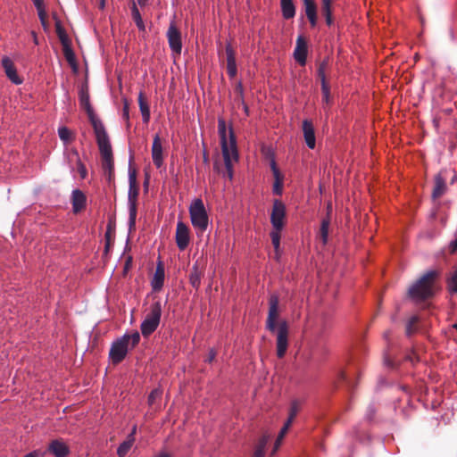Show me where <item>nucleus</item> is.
<instances>
[{
    "instance_id": "obj_1",
    "label": "nucleus",
    "mask_w": 457,
    "mask_h": 457,
    "mask_svg": "<svg viewBox=\"0 0 457 457\" xmlns=\"http://www.w3.org/2000/svg\"><path fill=\"white\" fill-rule=\"evenodd\" d=\"M279 298L277 295H271L269 299V312L266 320V328L276 334V353L278 358H283L288 347L289 327L287 320H282L277 323L279 316Z\"/></svg>"
},
{
    "instance_id": "obj_2",
    "label": "nucleus",
    "mask_w": 457,
    "mask_h": 457,
    "mask_svg": "<svg viewBox=\"0 0 457 457\" xmlns=\"http://www.w3.org/2000/svg\"><path fill=\"white\" fill-rule=\"evenodd\" d=\"M440 272L436 270L426 271L408 289V296L416 303L432 298L436 291V280Z\"/></svg>"
},
{
    "instance_id": "obj_3",
    "label": "nucleus",
    "mask_w": 457,
    "mask_h": 457,
    "mask_svg": "<svg viewBox=\"0 0 457 457\" xmlns=\"http://www.w3.org/2000/svg\"><path fill=\"white\" fill-rule=\"evenodd\" d=\"M140 341V335L137 331L132 334H125L123 337L115 340L110 348L109 358L113 364L121 362L129 351V345L134 348Z\"/></svg>"
},
{
    "instance_id": "obj_4",
    "label": "nucleus",
    "mask_w": 457,
    "mask_h": 457,
    "mask_svg": "<svg viewBox=\"0 0 457 457\" xmlns=\"http://www.w3.org/2000/svg\"><path fill=\"white\" fill-rule=\"evenodd\" d=\"M129 194H128V204H129V231L136 229V219L137 213V198L139 195V187L137 181V170L129 168Z\"/></svg>"
},
{
    "instance_id": "obj_5",
    "label": "nucleus",
    "mask_w": 457,
    "mask_h": 457,
    "mask_svg": "<svg viewBox=\"0 0 457 457\" xmlns=\"http://www.w3.org/2000/svg\"><path fill=\"white\" fill-rule=\"evenodd\" d=\"M192 225L198 233H204L208 227V215L202 199H195L189 206Z\"/></svg>"
},
{
    "instance_id": "obj_6",
    "label": "nucleus",
    "mask_w": 457,
    "mask_h": 457,
    "mask_svg": "<svg viewBox=\"0 0 457 457\" xmlns=\"http://www.w3.org/2000/svg\"><path fill=\"white\" fill-rule=\"evenodd\" d=\"M162 315V303L156 301L150 305L149 312L141 323L142 335L146 337L154 333L160 324Z\"/></svg>"
},
{
    "instance_id": "obj_7",
    "label": "nucleus",
    "mask_w": 457,
    "mask_h": 457,
    "mask_svg": "<svg viewBox=\"0 0 457 457\" xmlns=\"http://www.w3.org/2000/svg\"><path fill=\"white\" fill-rule=\"evenodd\" d=\"M89 121L94 129V132L96 135V143L99 147V151L112 148L109 137L105 130L104 125L102 120L96 116L95 112L87 115Z\"/></svg>"
},
{
    "instance_id": "obj_8",
    "label": "nucleus",
    "mask_w": 457,
    "mask_h": 457,
    "mask_svg": "<svg viewBox=\"0 0 457 457\" xmlns=\"http://www.w3.org/2000/svg\"><path fill=\"white\" fill-rule=\"evenodd\" d=\"M286 205L278 199L273 201L270 222L273 229L282 230L285 225Z\"/></svg>"
},
{
    "instance_id": "obj_9",
    "label": "nucleus",
    "mask_w": 457,
    "mask_h": 457,
    "mask_svg": "<svg viewBox=\"0 0 457 457\" xmlns=\"http://www.w3.org/2000/svg\"><path fill=\"white\" fill-rule=\"evenodd\" d=\"M167 38L170 48L172 53L179 55L182 50V42H181V33L179 29L177 28L174 21H170L168 31H167Z\"/></svg>"
},
{
    "instance_id": "obj_10",
    "label": "nucleus",
    "mask_w": 457,
    "mask_h": 457,
    "mask_svg": "<svg viewBox=\"0 0 457 457\" xmlns=\"http://www.w3.org/2000/svg\"><path fill=\"white\" fill-rule=\"evenodd\" d=\"M102 157V168L104 176L107 178L109 182L114 179V162L112 156V148L104 149L100 151Z\"/></svg>"
},
{
    "instance_id": "obj_11",
    "label": "nucleus",
    "mask_w": 457,
    "mask_h": 457,
    "mask_svg": "<svg viewBox=\"0 0 457 457\" xmlns=\"http://www.w3.org/2000/svg\"><path fill=\"white\" fill-rule=\"evenodd\" d=\"M175 240L178 248L184 251L189 245L190 235L188 227L182 221H179L176 228Z\"/></svg>"
},
{
    "instance_id": "obj_12",
    "label": "nucleus",
    "mask_w": 457,
    "mask_h": 457,
    "mask_svg": "<svg viewBox=\"0 0 457 457\" xmlns=\"http://www.w3.org/2000/svg\"><path fill=\"white\" fill-rule=\"evenodd\" d=\"M47 451L54 457H66L71 453L69 446L61 439L52 440L48 445Z\"/></svg>"
},
{
    "instance_id": "obj_13",
    "label": "nucleus",
    "mask_w": 457,
    "mask_h": 457,
    "mask_svg": "<svg viewBox=\"0 0 457 457\" xmlns=\"http://www.w3.org/2000/svg\"><path fill=\"white\" fill-rule=\"evenodd\" d=\"M304 141L310 149H313L316 145V137L314 127L311 120H304L302 124Z\"/></svg>"
},
{
    "instance_id": "obj_14",
    "label": "nucleus",
    "mask_w": 457,
    "mask_h": 457,
    "mask_svg": "<svg viewBox=\"0 0 457 457\" xmlns=\"http://www.w3.org/2000/svg\"><path fill=\"white\" fill-rule=\"evenodd\" d=\"M294 57L300 65H305L307 58V43L303 37H298L294 51Z\"/></svg>"
},
{
    "instance_id": "obj_15",
    "label": "nucleus",
    "mask_w": 457,
    "mask_h": 457,
    "mask_svg": "<svg viewBox=\"0 0 457 457\" xmlns=\"http://www.w3.org/2000/svg\"><path fill=\"white\" fill-rule=\"evenodd\" d=\"M2 66L8 79L14 84L20 85L22 80L17 74L16 68L13 62L9 57H4L2 60Z\"/></svg>"
},
{
    "instance_id": "obj_16",
    "label": "nucleus",
    "mask_w": 457,
    "mask_h": 457,
    "mask_svg": "<svg viewBox=\"0 0 457 457\" xmlns=\"http://www.w3.org/2000/svg\"><path fill=\"white\" fill-rule=\"evenodd\" d=\"M152 158L154 165L160 168L163 163L162 158V145L161 137L158 134L154 137L152 145Z\"/></svg>"
},
{
    "instance_id": "obj_17",
    "label": "nucleus",
    "mask_w": 457,
    "mask_h": 457,
    "mask_svg": "<svg viewBox=\"0 0 457 457\" xmlns=\"http://www.w3.org/2000/svg\"><path fill=\"white\" fill-rule=\"evenodd\" d=\"M305 15L312 27L318 22V7L314 0H303Z\"/></svg>"
},
{
    "instance_id": "obj_18",
    "label": "nucleus",
    "mask_w": 457,
    "mask_h": 457,
    "mask_svg": "<svg viewBox=\"0 0 457 457\" xmlns=\"http://www.w3.org/2000/svg\"><path fill=\"white\" fill-rule=\"evenodd\" d=\"M87 197L85 194L79 190L75 189L71 195V204L74 213H79L86 207Z\"/></svg>"
},
{
    "instance_id": "obj_19",
    "label": "nucleus",
    "mask_w": 457,
    "mask_h": 457,
    "mask_svg": "<svg viewBox=\"0 0 457 457\" xmlns=\"http://www.w3.org/2000/svg\"><path fill=\"white\" fill-rule=\"evenodd\" d=\"M226 59H227V72L230 78H234L237 75V69L236 63L235 52L230 45L226 46Z\"/></svg>"
},
{
    "instance_id": "obj_20",
    "label": "nucleus",
    "mask_w": 457,
    "mask_h": 457,
    "mask_svg": "<svg viewBox=\"0 0 457 457\" xmlns=\"http://www.w3.org/2000/svg\"><path fill=\"white\" fill-rule=\"evenodd\" d=\"M229 140L226 142V154L232 161L237 162L238 160V152L237 148V140L234 135L232 128H229Z\"/></svg>"
},
{
    "instance_id": "obj_21",
    "label": "nucleus",
    "mask_w": 457,
    "mask_h": 457,
    "mask_svg": "<svg viewBox=\"0 0 457 457\" xmlns=\"http://www.w3.org/2000/svg\"><path fill=\"white\" fill-rule=\"evenodd\" d=\"M203 274H204V270L203 269H201L199 267V262L198 261H196L192 269H191V271L189 273V282L191 284V286L195 288V289H198L200 285H201V278L203 277Z\"/></svg>"
},
{
    "instance_id": "obj_22",
    "label": "nucleus",
    "mask_w": 457,
    "mask_h": 457,
    "mask_svg": "<svg viewBox=\"0 0 457 457\" xmlns=\"http://www.w3.org/2000/svg\"><path fill=\"white\" fill-rule=\"evenodd\" d=\"M435 185L432 191V198L438 199L440 198L446 191V183L445 179L442 177L440 173L435 176Z\"/></svg>"
},
{
    "instance_id": "obj_23",
    "label": "nucleus",
    "mask_w": 457,
    "mask_h": 457,
    "mask_svg": "<svg viewBox=\"0 0 457 457\" xmlns=\"http://www.w3.org/2000/svg\"><path fill=\"white\" fill-rule=\"evenodd\" d=\"M164 282V268L160 262L156 267L154 278L152 280V287L154 291H159L163 287Z\"/></svg>"
},
{
    "instance_id": "obj_24",
    "label": "nucleus",
    "mask_w": 457,
    "mask_h": 457,
    "mask_svg": "<svg viewBox=\"0 0 457 457\" xmlns=\"http://www.w3.org/2000/svg\"><path fill=\"white\" fill-rule=\"evenodd\" d=\"M281 12L284 19L289 20L295 15V6L293 0H280Z\"/></svg>"
},
{
    "instance_id": "obj_25",
    "label": "nucleus",
    "mask_w": 457,
    "mask_h": 457,
    "mask_svg": "<svg viewBox=\"0 0 457 457\" xmlns=\"http://www.w3.org/2000/svg\"><path fill=\"white\" fill-rule=\"evenodd\" d=\"M138 105L142 114L143 121L148 123L150 120V108L145 94L141 91L138 95Z\"/></svg>"
},
{
    "instance_id": "obj_26",
    "label": "nucleus",
    "mask_w": 457,
    "mask_h": 457,
    "mask_svg": "<svg viewBox=\"0 0 457 457\" xmlns=\"http://www.w3.org/2000/svg\"><path fill=\"white\" fill-rule=\"evenodd\" d=\"M79 103L81 107L86 110L87 115L94 113V110L90 104L89 93L87 87H82L79 90Z\"/></svg>"
},
{
    "instance_id": "obj_27",
    "label": "nucleus",
    "mask_w": 457,
    "mask_h": 457,
    "mask_svg": "<svg viewBox=\"0 0 457 457\" xmlns=\"http://www.w3.org/2000/svg\"><path fill=\"white\" fill-rule=\"evenodd\" d=\"M130 9H131L132 19L135 21L137 29L140 31H145V23H144L143 19L141 17V14L139 12V10H138V8L137 6V4L135 3V0L132 1L131 4H130Z\"/></svg>"
},
{
    "instance_id": "obj_28",
    "label": "nucleus",
    "mask_w": 457,
    "mask_h": 457,
    "mask_svg": "<svg viewBox=\"0 0 457 457\" xmlns=\"http://www.w3.org/2000/svg\"><path fill=\"white\" fill-rule=\"evenodd\" d=\"M134 442L135 437H132V436H127V438L117 448L118 457H125L131 449Z\"/></svg>"
},
{
    "instance_id": "obj_29",
    "label": "nucleus",
    "mask_w": 457,
    "mask_h": 457,
    "mask_svg": "<svg viewBox=\"0 0 457 457\" xmlns=\"http://www.w3.org/2000/svg\"><path fill=\"white\" fill-rule=\"evenodd\" d=\"M330 211H331V205L328 204V217L322 220L321 225H320V237H321V240L324 245L327 244L328 237V228H329V223H330V219H329L328 215H329Z\"/></svg>"
},
{
    "instance_id": "obj_30",
    "label": "nucleus",
    "mask_w": 457,
    "mask_h": 457,
    "mask_svg": "<svg viewBox=\"0 0 457 457\" xmlns=\"http://www.w3.org/2000/svg\"><path fill=\"white\" fill-rule=\"evenodd\" d=\"M218 132L220 138V145H221V151L226 152V142H228L227 138V126L226 122L223 119L220 118L218 120Z\"/></svg>"
},
{
    "instance_id": "obj_31",
    "label": "nucleus",
    "mask_w": 457,
    "mask_h": 457,
    "mask_svg": "<svg viewBox=\"0 0 457 457\" xmlns=\"http://www.w3.org/2000/svg\"><path fill=\"white\" fill-rule=\"evenodd\" d=\"M268 441L269 436L266 435H263L259 438L253 457H264Z\"/></svg>"
},
{
    "instance_id": "obj_32",
    "label": "nucleus",
    "mask_w": 457,
    "mask_h": 457,
    "mask_svg": "<svg viewBox=\"0 0 457 457\" xmlns=\"http://www.w3.org/2000/svg\"><path fill=\"white\" fill-rule=\"evenodd\" d=\"M55 30L62 46L71 44V40L59 20L55 21Z\"/></svg>"
},
{
    "instance_id": "obj_33",
    "label": "nucleus",
    "mask_w": 457,
    "mask_h": 457,
    "mask_svg": "<svg viewBox=\"0 0 457 457\" xmlns=\"http://www.w3.org/2000/svg\"><path fill=\"white\" fill-rule=\"evenodd\" d=\"M62 50H63V55L65 57L66 61L69 62V64L71 67L76 68L77 67L76 57H75V54H74L73 50L71 47V44L63 45Z\"/></svg>"
},
{
    "instance_id": "obj_34",
    "label": "nucleus",
    "mask_w": 457,
    "mask_h": 457,
    "mask_svg": "<svg viewBox=\"0 0 457 457\" xmlns=\"http://www.w3.org/2000/svg\"><path fill=\"white\" fill-rule=\"evenodd\" d=\"M419 322V317L414 315L408 320L405 328V333L408 337H411L417 331V324Z\"/></svg>"
},
{
    "instance_id": "obj_35",
    "label": "nucleus",
    "mask_w": 457,
    "mask_h": 457,
    "mask_svg": "<svg viewBox=\"0 0 457 457\" xmlns=\"http://www.w3.org/2000/svg\"><path fill=\"white\" fill-rule=\"evenodd\" d=\"M328 66V59H324L318 67V77L320 79L321 84L328 83L326 80V70Z\"/></svg>"
},
{
    "instance_id": "obj_36",
    "label": "nucleus",
    "mask_w": 457,
    "mask_h": 457,
    "mask_svg": "<svg viewBox=\"0 0 457 457\" xmlns=\"http://www.w3.org/2000/svg\"><path fill=\"white\" fill-rule=\"evenodd\" d=\"M58 134L62 141L68 143L72 140L71 131L66 127H61L58 129Z\"/></svg>"
},
{
    "instance_id": "obj_37",
    "label": "nucleus",
    "mask_w": 457,
    "mask_h": 457,
    "mask_svg": "<svg viewBox=\"0 0 457 457\" xmlns=\"http://www.w3.org/2000/svg\"><path fill=\"white\" fill-rule=\"evenodd\" d=\"M225 168H226V174L228 178L231 180L233 179V165L231 162V159L227 156L226 152H222Z\"/></svg>"
},
{
    "instance_id": "obj_38",
    "label": "nucleus",
    "mask_w": 457,
    "mask_h": 457,
    "mask_svg": "<svg viewBox=\"0 0 457 457\" xmlns=\"http://www.w3.org/2000/svg\"><path fill=\"white\" fill-rule=\"evenodd\" d=\"M447 287L451 293H457V270L448 278Z\"/></svg>"
},
{
    "instance_id": "obj_39",
    "label": "nucleus",
    "mask_w": 457,
    "mask_h": 457,
    "mask_svg": "<svg viewBox=\"0 0 457 457\" xmlns=\"http://www.w3.org/2000/svg\"><path fill=\"white\" fill-rule=\"evenodd\" d=\"M74 154L76 155L77 157V170H78V172L79 173L80 177L82 179H86L87 175V168L86 166L82 163V162L80 161L79 157V154L77 151H74Z\"/></svg>"
},
{
    "instance_id": "obj_40",
    "label": "nucleus",
    "mask_w": 457,
    "mask_h": 457,
    "mask_svg": "<svg viewBox=\"0 0 457 457\" xmlns=\"http://www.w3.org/2000/svg\"><path fill=\"white\" fill-rule=\"evenodd\" d=\"M322 102L328 105L330 103V89L328 83L321 84Z\"/></svg>"
},
{
    "instance_id": "obj_41",
    "label": "nucleus",
    "mask_w": 457,
    "mask_h": 457,
    "mask_svg": "<svg viewBox=\"0 0 457 457\" xmlns=\"http://www.w3.org/2000/svg\"><path fill=\"white\" fill-rule=\"evenodd\" d=\"M280 232L281 230H276L274 229L271 233H270V237H271V242H272V245L274 246V249L276 252L278 251L279 249V245H280Z\"/></svg>"
},
{
    "instance_id": "obj_42",
    "label": "nucleus",
    "mask_w": 457,
    "mask_h": 457,
    "mask_svg": "<svg viewBox=\"0 0 457 457\" xmlns=\"http://www.w3.org/2000/svg\"><path fill=\"white\" fill-rule=\"evenodd\" d=\"M298 403L299 402H293V403L290 406L289 413H288V417H287V420H290L291 424L293 423L295 418L296 417V415L299 411L300 407L298 405Z\"/></svg>"
},
{
    "instance_id": "obj_43",
    "label": "nucleus",
    "mask_w": 457,
    "mask_h": 457,
    "mask_svg": "<svg viewBox=\"0 0 457 457\" xmlns=\"http://www.w3.org/2000/svg\"><path fill=\"white\" fill-rule=\"evenodd\" d=\"M104 237H105L104 252L107 253L113 242V238H112V228L110 225L107 228Z\"/></svg>"
},
{
    "instance_id": "obj_44",
    "label": "nucleus",
    "mask_w": 457,
    "mask_h": 457,
    "mask_svg": "<svg viewBox=\"0 0 457 457\" xmlns=\"http://www.w3.org/2000/svg\"><path fill=\"white\" fill-rule=\"evenodd\" d=\"M333 0H321V12L323 15L332 13Z\"/></svg>"
},
{
    "instance_id": "obj_45",
    "label": "nucleus",
    "mask_w": 457,
    "mask_h": 457,
    "mask_svg": "<svg viewBox=\"0 0 457 457\" xmlns=\"http://www.w3.org/2000/svg\"><path fill=\"white\" fill-rule=\"evenodd\" d=\"M274 178H275V182L273 185V192L276 195H281L282 194V177L278 176V177H274Z\"/></svg>"
},
{
    "instance_id": "obj_46",
    "label": "nucleus",
    "mask_w": 457,
    "mask_h": 457,
    "mask_svg": "<svg viewBox=\"0 0 457 457\" xmlns=\"http://www.w3.org/2000/svg\"><path fill=\"white\" fill-rule=\"evenodd\" d=\"M290 426H291L290 420H286V422L284 423V426L281 428V429L278 433L277 441H281L283 439V437L287 434V430L289 429Z\"/></svg>"
},
{
    "instance_id": "obj_47",
    "label": "nucleus",
    "mask_w": 457,
    "mask_h": 457,
    "mask_svg": "<svg viewBox=\"0 0 457 457\" xmlns=\"http://www.w3.org/2000/svg\"><path fill=\"white\" fill-rule=\"evenodd\" d=\"M290 426H291L290 420H286V422L284 423V426L281 428V429L278 433L277 441H281L283 439V437L287 434V430L289 429Z\"/></svg>"
},
{
    "instance_id": "obj_48",
    "label": "nucleus",
    "mask_w": 457,
    "mask_h": 457,
    "mask_svg": "<svg viewBox=\"0 0 457 457\" xmlns=\"http://www.w3.org/2000/svg\"><path fill=\"white\" fill-rule=\"evenodd\" d=\"M425 409L436 410L442 402H420Z\"/></svg>"
},
{
    "instance_id": "obj_49",
    "label": "nucleus",
    "mask_w": 457,
    "mask_h": 457,
    "mask_svg": "<svg viewBox=\"0 0 457 457\" xmlns=\"http://www.w3.org/2000/svg\"><path fill=\"white\" fill-rule=\"evenodd\" d=\"M346 382V376L344 371H340L337 375V379L334 381V386H338L340 384Z\"/></svg>"
},
{
    "instance_id": "obj_50",
    "label": "nucleus",
    "mask_w": 457,
    "mask_h": 457,
    "mask_svg": "<svg viewBox=\"0 0 457 457\" xmlns=\"http://www.w3.org/2000/svg\"><path fill=\"white\" fill-rule=\"evenodd\" d=\"M375 412H376V410L370 405L369 408H368V411H367V414L365 416V419L369 421V422H372L374 421V416H375Z\"/></svg>"
},
{
    "instance_id": "obj_51",
    "label": "nucleus",
    "mask_w": 457,
    "mask_h": 457,
    "mask_svg": "<svg viewBox=\"0 0 457 457\" xmlns=\"http://www.w3.org/2000/svg\"><path fill=\"white\" fill-rule=\"evenodd\" d=\"M46 455V452L41 450H34L27 454H25L23 457H44Z\"/></svg>"
},
{
    "instance_id": "obj_52",
    "label": "nucleus",
    "mask_w": 457,
    "mask_h": 457,
    "mask_svg": "<svg viewBox=\"0 0 457 457\" xmlns=\"http://www.w3.org/2000/svg\"><path fill=\"white\" fill-rule=\"evenodd\" d=\"M162 391L160 390V389H154L153 390L149 396H148V400H155L157 398H161L162 397Z\"/></svg>"
},
{
    "instance_id": "obj_53",
    "label": "nucleus",
    "mask_w": 457,
    "mask_h": 457,
    "mask_svg": "<svg viewBox=\"0 0 457 457\" xmlns=\"http://www.w3.org/2000/svg\"><path fill=\"white\" fill-rule=\"evenodd\" d=\"M216 355H217L216 351L213 348L210 349L208 355L205 359V361L211 363L216 358Z\"/></svg>"
},
{
    "instance_id": "obj_54",
    "label": "nucleus",
    "mask_w": 457,
    "mask_h": 457,
    "mask_svg": "<svg viewBox=\"0 0 457 457\" xmlns=\"http://www.w3.org/2000/svg\"><path fill=\"white\" fill-rule=\"evenodd\" d=\"M270 168L274 177L281 176L279 170L278 169L276 162L274 160H271L270 162Z\"/></svg>"
},
{
    "instance_id": "obj_55",
    "label": "nucleus",
    "mask_w": 457,
    "mask_h": 457,
    "mask_svg": "<svg viewBox=\"0 0 457 457\" xmlns=\"http://www.w3.org/2000/svg\"><path fill=\"white\" fill-rule=\"evenodd\" d=\"M129 104L127 103V101H125L124 106L122 109V116L126 120H129Z\"/></svg>"
},
{
    "instance_id": "obj_56",
    "label": "nucleus",
    "mask_w": 457,
    "mask_h": 457,
    "mask_svg": "<svg viewBox=\"0 0 457 457\" xmlns=\"http://www.w3.org/2000/svg\"><path fill=\"white\" fill-rule=\"evenodd\" d=\"M37 10L38 18H39L40 21L47 19V14H46V12L45 10V6H42V7H40V9H37Z\"/></svg>"
},
{
    "instance_id": "obj_57",
    "label": "nucleus",
    "mask_w": 457,
    "mask_h": 457,
    "mask_svg": "<svg viewBox=\"0 0 457 457\" xmlns=\"http://www.w3.org/2000/svg\"><path fill=\"white\" fill-rule=\"evenodd\" d=\"M325 17V20H326V23L328 26H331L332 23H333V17H332V13L330 14H325L324 15Z\"/></svg>"
},
{
    "instance_id": "obj_58",
    "label": "nucleus",
    "mask_w": 457,
    "mask_h": 457,
    "mask_svg": "<svg viewBox=\"0 0 457 457\" xmlns=\"http://www.w3.org/2000/svg\"><path fill=\"white\" fill-rule=\"evenodd\" d=\"M236 90L238 92L239 96L241 97H243V92H244V89H243V86H242V83L241 82H238L237 87H236Z\"/></svg>"
},
{
    "instance_id": "obj_59",
    "label": "nucleus",
    "mask_w": 457,
    "mask_h": 457,
    "mask_svg": "<svg viewBox=\"0 0 457 457\" xmlns=\"http://www.w3.org/2000/svg\"><path fill=\"white\" fill-rule=\"evenodd\" d=\"M37 9H40V7L44 6V0H32Z\"/></svg>"
},
{
    "instance_id": "obj_60",
    "label": "nucleus",
    "mask_w": 457,
    "mask_h": 457,
    "mask_svg": "<svg viewBox=\"0 0 457 457\" xmlns=\"http://www.w3.org/2000/svg\"><path fill=\"white\" fill-rule=\"evenodd\" d=\"M133 0H130V4L132 3ZM148 0H135V3L137 4H139L141 7L146 5Z\"/></svg>"
},
{
    "instance_id": "obj_61",
    "label": "nucleus",
    "mask_w": 457,
    "mask_h": 457,
    "mask_svg": "<svg viewBox=\"0 0 457 457\" xmlns=\"http://www.w3.org/2000/svg\"><path fill=\"white\" fill-rule=\"evenodd\" d=\"M450 248L452 252L457 251V238L451 243Z\"/></svg>"
},
{
    "instance_id": "obj_62",
    "label": "nucleus",
    "mask_w": 457,
    "mask_h": 457,
    "mask_svg": "<svg viewBox=\"0 0 457 457\" xmlns=\"http://www.w3.org/2000/svg\"><path fill=\"white\" fill-rule=\"evenodd\" d=\"M385 363H386V365L387 367L392 368V369H393V368H395V363H394V361H391V360H389L388 358H386V359H385Z\"/></svg>"
},
{
    "instance_id": "obj_63",
    "label": "nucleus",
    "mask_w": 457,
    "mask_h": 457,
    "mask_svg": "<svg viewBox=\"0 0 457 457\" xmlns=\"http://www.w3.org/2000/svg\"><path fill=\"white\" fill-rule=\"evenodd\" d=\"M41 24H42V27L44 28L45 30H46L48 29V22H47V19L46 20H43V21H40Z\"/></svg>"
},
{
    "instance_id": "obj_64",
    "label": "nucleus",
    "mask_w": 457,
    "mask_h": 457,
    "mask_svg": "<svg viewBox=\"0 0 457 457\" xmlns=\"http://www.w3.org/2000/svg\"><path fill=\"white\" fill-rule=\"evenodd\" d=\"M390 334H391V331L390 330H387L384 333L383 337L386 340H388L389 337H390Z\"/></svg>"
}]
</instances>
